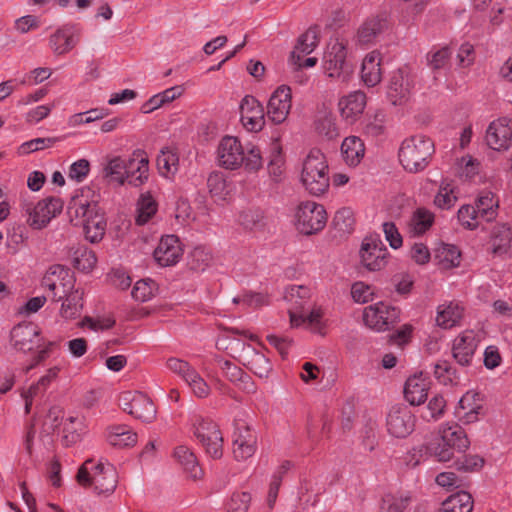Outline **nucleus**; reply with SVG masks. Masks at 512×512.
<instances>
[{
    "label": "nucleus",
    "mask_w": 512,
    "mask_h": 512,
    "mask_svg": "<svg viewBox=\"0 0 512 512\" xmlns=\"http://www.w3.org/2000/svg\"><path fill=\"white\" fill-rule=\"evenodd\" d=\"M10 340L16 350L30 352L41 347V330L35 323H20L11 330Z\"/></svg>",
    "instance_id": "nucleus-14"
},
{
    "label": "nucleus",
    "mask_w": 512,
    "mask_h": 512,
    "mask_svg": "<svg viewBox=\"0 0 512 512\" xmlns=\"http://www.w3.org/2000/svg\"><path fill=\"white\" fill-rule=\"evenodd\" d=\"M381 54L378 51L368 53L362 62L361 78L366 86L374 87L382 79Z\"/></svg>",
    "instance_id": "nucleus-28"
},
{
    "label": "nucleus",
    "mask_w": 512,
    "mask_h": 512,
    "mask_svg": "<svg viewBox=\"0 0 512 512\" xmlns=\"http://www.w3.org/2000/svg\"><path fill=\"white\" fill-rule=\"evenodd\" d=\"M285 160L282 154V148L278 141L272 143L270 159L268 161V171L274 181L279 182L284 173Z\"/></svg>",
    "instance_id": "nucleus-46"
},
{
    "label": "nucleus",
    "mask_w": 512,
    "mask_h": 512,
    "mask_svg": "<svg viewBox=\"0 0 512 512\" xmlns=\"http://www.w3.org/2000/svg\"><path fill=\"white\" fill-rule=\"evenodd\" d=\"M346 56V44L338 38L331 39L323 56V68L328 77L342 83L349 81L353 69Z\"/></svg>",
    "instance_id": "nucleus-6"
},
{
    "label": "nucleus",
    "mask_w": 512,
    "mask_h": 512,
    "mask_svg": "<svg viewBox=\"0 0 512 512\" xmlns=\"http://www.w3.org/2000/svg\"><path fill=\"white\" fill-rule=\"evenodd\" d=\"M411 504V495L408 492L386 493L380 504V512H404Z\"/></svg>",
    "instance_id": "nucleus-39"
},
{
    "label": "nucleus",
    "mask_w": 512,
    "mask_h": 512,
    "mask_svg": "<svg viewBox=\"0 0 512 512\" xmlns=\"http://www.w3.org/2000/svg\"><path fill=\"white\" fill-rule=\"evenodd\" d=\"M512 234L510 227L506 224H500L494 227L492 232V247L494 254L507 252L510 247Z\"/></svg>",
    "instance_id": "nucleus-48"
},
{
    "label": "nucleus",
    "mask_w": 512,
    "mask_h": 512,
    "mask_svg": "<svg viewBox=\"0 0 512 512\" xmlns=\"http://www.w3.org/2000/svg\"><path fill=\"white\" fill-rule=\"evenodd\" d=\"M434 220L435 216L430 210L424 207H419L411 216L409 231L414 236L423 235L432 227Z\"/></svg>",
    "instance_id": "nucleus-36"
},
{
    "label": "nucleus",
    "mask_w": 512,
    "mask_h": 512,
    "mask_svg": "<svg viewBox=\"0 0 512 512\" xmlns=\"http://www.w3.org/2000/svg\"><path fill=\"white\" fill-rule=\"evenodd\" d=\"M291 106V88L286 85H281L270 96L266 115L273 123L281 124L287 119Z\"/></svg>",
    "instance_id": "nucleus-17"
},
{
    "label": "nucleus",
    "mask_w": 512,
    "mask_h": 512,
    "mask_svg": "<svg viewBox=\"0 0 512 512\" xmlns=\"http://www.w3.org/2000/svg\"><path fill=\"white\" fill-rule=\"evenodd\" d=\"M315 129L320 136L328 140L335 139L339 136V131L332 115H324L317 119Z\"/></svg>",
    "instance_id": "nucleus-52"
},
{
    "label": "nucleus",
    "mask_w": 512,
    "mask_h": 512,
    "mask_svg": "<svg viewBox=\"0 0 512 512\" xmlns=\"http://www.w3.org/2000/svg\"><path fill=\"white\" fill-rule=\"evenodd\" d=\"M157 167L160 174L165 177L174 175L179 168L178 154L170 148H163L157 157Z\"/></svg>",
    "instance_id": "nucleus-43"
},
{
    "label": "nucleus",
    "mask_w": 512,
    "mask_h": 512,
    "mask_svg": "<svg viewBox=\"0 0 512 512\" xmlns=\"http://www.w3.org/2000/svg\"><path fill=\"white\" fill-rule=\"evenodd\" d=\"M338 106L342 118L353 123L366 107V95L362 91L351 92L339 100Z\"/></svg>",
    "instance_id": "nucleus-26"
},
{
    "label": "nucleus",
    "mask_w": 512,
    "mask_h": 512,
    "mask_svg": "<svg viewBox=\"0 0 512 512\" xmlns=\"http://www.w3.org/2000/svg\"><path fill=\"white\" fill-rule=\"evenodd\" d=\"M433 141L423 135H415L405 139L399 149V161L410 173L424 170L434 154Z\"/></svg>",
    "instance_id": "nucleus-4"
},
{
    "label": "nucleus",
    "mask_w": 512,
    "mask_h": 512,
    "mask_svg": "<svg viewBox=\"0 0 512 512\" xmlns=\"http://www.w3.org/2000/svg\"><path fill=\"white\" fill-rule=\"evenodd\" d=\"M233 454L236 460H246L256 451L257 436L243 421L236 423Z\"/></svg>",
    "instance_id": "nucleus-19"
},
{
    "label": "nucleus",
    "mask_w": 512,
    "mask_h": 512,
    "mask_svg": "<svg viewBox=\"0 0 512 512\" xmlns=\"http://www.w3.org/2000/svg\"><path fill=\"white\" fill-rule=\"evenodd\" d=\"M103 177L122 186L126 183V160L120 156L109 158L102 170Z\"/></svg>",
    "instance_id": "nucleus-37"
},
{
    "label": "nucleus",
    "mask_w": 512,
    "mask_h": 512,
    "mask_svg": "<svg viewBox=\"0 0 512 512\" xmlns=\"http://www.w3.org/2000/svg\"><path fill=\"white\" fill-rule=\"evenodd\" d=\"M63 417L64 411L61 407H51L43 422L42 432L46 434L54 432L61 425Z\"/></svg>",
    "instance_id": "nucleus-58"
},
{
    "label": "nucleus",
    "mask_w": 512,
    "mask_h": 512,
    "mask_svg": "<svg viewBox=\"0 0 512 512\" xmlns=\"http://www.w3.org/2000/svg\"><path fill=\"white\" fill-rule=\"evenodd\" d=\"M319 39L316 29L309 28L297 40V44L291 53V61L297 63L301 60L302 55H308L318 45Z\"/></svg>",
    "instance_id": "nucleus-38"
},
{
    "label": "nucleus",
    "mask_w": 512,
    "mask_h": 512,
    "mask_svg": "<svg viewBox=\"0 0 512 512\" xmlns=\"http://www.w3.org/2000/svg\"><path fill=\"white\" fill-rule=\"evenodd\" d=\"M183 255L179 238L175 235L163 236L153 256L155 261L162 267H169L177 264Z\"/></svg>",
    "instance_id": "nucleus-21"
},
{
    "label": "nucleus",
    "mask_w": 512,
    "mask_h": 512,
    "mask_svg": "<svg viewBox=\"0 0 512 512\" xmlns=\"http://www.w3.org/2000/svg\"><path fill=\"white\" fill-rule=\"evenodd\" d=\"M387 28V19L381 16H374L365 20L358 28L356 41L361 46L370 45Z\"/></svg>",
    "instance_id": "nucleus-27"
},
{
    "label": "nucleus",
    "mask_w": 512,
    "mask_h": 512,
    "mask_svg": "<svg viewBox=\"0 0 512 512\" xmlns=\"http://www.w3.org/2000/svg\"><path fill=\"white\" fill-rule=\"evenodd\" d=\"M218 425L212 420L198 418L194 423V435L198 440L210 437L213 432H219Z\"/></svg>",
    "instance_id": "nucleus-63"
},
{
    "label": "nucleus",
    "mask_w": 512,
    "mask_h": 512,
    "mask_svg": "<svg viewBox=\"0 0 512 512\" xmlns=\"http://www.w3.org/2000/svg\"><path fill=\"white\" fill-rule=\"evenodd\" d=\"M414 88V77L408 66L394 71L389 79L387 98L393 105H403L409 101Z\"/></svg>",
    "instance_id": "nucleus-10"
},
{
    "label": "nucleus",
    "mask_w": 512,
    "mask_h": 512,
    "mask_svg": "<svg viewBox=\"0 0 512 512\" xmlns=\"http://www.w3.org/2000/svg\"><path fill=\"white\" fill-rule=\"evenodd\" d=\"M122 409L136 419L151 423L156 418V407L145 394L137 392H124L120 396Z\"/></svg>",
    "instance_id": "nucleus-12"
},
{
    "label": "nucleus",
    "mask_w": 512,
    "mask_h": 512,
    "mask_svg": "<svg viewBox=\"0 0 512 512\" xmlns=\"http://www.w3.org/2000/svg\"><path fill=\"white\" fill-rule=\"evenodd\" d=\"M473 509L472 496L460 491L449 496L443 503L440 512H471Z\"/></svg>",
    "instance_id": "nucleus-40"
},
{
    "label": "nucleus",
    "mask_w": 512,
    "mask_h": 512,
    "mask_svg": "<svg viewBox=\"0 0 512 512\" xmlns=\"http://www.w3.org/2000/svg\"><path fill=\"white\" fill-rule=\"evenodd\" d=\"M475 208L480 218L486 221H492L497 217L499 208V199L491 191H483L479 194L475 202Z\"/></svg>",
    "instance_id": "nucleus-35"
},
{
    "label": "nucleus",
    "mask_w": 512,
    "mask_h": 512,
    "mask_svg": "<svg viewBox=\"0 0 512 512\" xmlns=\"http://www.w3.org/2000/svg\"><path fill=\"white\" fill-rule=\"evenodd\" d=\"M301 181L306 190L320 196L329 189L330 178L325 155L318 149H312L303 162Z\"/></svg>",
    "instance_id": "nucleus-5"
},
{
    "label": "nucleus",
    "mask_w": 512,
    "mask_h": 512,
    "mask_svg": "<svg viewBox=\"0 0 512 512\" xmlns=\"http://www.w3.org/2000/svg\"><path fill=\"white\" fill-rule=\"evenodd\" d=\"M241 121L249 131H260L265 124L263 105L251 95H246L240 105Z\"/></svg>",
    "instance_id": "nucleus-20"
},
{
    "label": "nucleus",
    "mask_w": 512,
    "mask_h": 512,
    "mask_svg": "<svg viewBox=\"0 0 512 512\" xmlns=\"http://www.w3.org/2000/svg\"><path fill=\"white\" fill-rule=\"evenodd\" d=\"M486 142L494 150H507L512 145V121L500 118L492 122L486 132Z\"/></svg>",
    "instance_id": "nucleus-23"
},
{
    "label": "nucleus",
    "mask_w": 512,
    "mask_h": 512,
    "mask_svg": "<svg viewBox=\"0 0 512 512\" xmlns=\"http://www.w3.org/2000/svg\"><path fill=\"white\" fill-rule=\"evenodd\" d=\"M388 251L382 241L375 237L364 238L360 257L361 263L369 271H379L387 264Z\"/></svg>",
    "instance_id": "nucleus-16"
},
{
    "label": "nucleus",
    "mask_w": 512,
    "mask_h": 512,
    "mask_svg": "<svg viewBox=\"0 0 512 512\" xmlns=\"http://www.w3.org/2000/svg\"><path fill=\"white\" fill-rule=\"evenodd\" d=\"M42 286L51 292V298L56 302L75 291L73 275L69 269L61 265L49 268L42 279Z\"/></svg>",
    "instance_id": "nucleus-8"
},
{
    "label": "nucleus",
    "mask_w": 512,
    "mask_h": 512,
    "mask_svg": "<svg viewBox=\"0 0 512 512\" xmlns=\"http://www.w3.org/2000/svg\"><path fill=\"white\" fill-rule=\"evenodd\" d=\"M296 227L302 234L311 235L321 231L327 222L323 205L313 201L300 203L296 211Z\"/></svg>",
    "instance_id": "nucleus-7"
},
{
    "label": "nucleus",
    "mask_w": 512,
    "mask_h": 512,
    "mask_svg": "<svg viewBox=\"0 0 512 512\" xmlns=\"http://www.w3.org/2000/svg\"><path fill=\"white\" fill-rule=\"evenodd\" d=\"M63 202L56 197H48L39 201L36 205L26 204L28 214L27 223L33 229H42L57 214L61 213Z\"/></svg>",
    "instance_id": "nucleus-13"
},
{
    "label": "nucleus",
    "mask_w": 512,
    "mask_h": 512,
    "mask_svg": "<svg viewBox=\"0 0 512 512\" xmlns=\"http://www.w3.org/2000/svg\"><path fill=\"white\" fill-rule=\"evenodd\" d=\"M478 396V393L469 391L459 400L455 414L463 423H473L478 419V414L482 409L481 403L476 399Z\"/></svg>",
    "instance_id": "nucleus-29"
},
{
    "label": "nucleus",
    "mask_w": 512,
    "mask_h": 512,
    "mask_svg": "<svg viewBox=\"0 0 512 512\" xmlns=\"http://www.w3.org/2000/svg\"><path fill=\"white\" fill-rule=\"evenodd\" d=\"M439 438L422 445L418 452L423 451L434 456L440 462L450 461L455 452H465L470 445L465 430L458 424H445L439 429Z\"/></svg>",
    "instance_id": "nucleus-2"
},
{
    "label": "nucleus",
    "mask_w": 512,
    "mask_h": 512,
    "mask_svg": "<svg viewBox=\"0 0 512 512\" xmlns=\"http://www.w3.org/2000/svg\"><path fill=\"white\" fill-rule=\"evenodd\" d=\"M213 435L203 438L200 441L206 453L214 459H219L223 455V438L221 432H213Z\"/></svg>",
    "instance_id": "nucleus-53"
},
{
    "label": "nucleus",
    "mask_w": 512,
    "mask_h": 512,
    "mask_svg": "<svg viewBox=\"0 0 512 512\" xmlns=\"http://www.w3.org/2000/svg\"><path fill=\"white\" fill-rule=\"evenodd\" d=\"M76 482L83 488L93 487L100 496H110L118 484V474L112 464L99 462L93 465L92 459H87L75 476Z\"/></svg>",
    "instance_id": "nucleus-3"
},
{
    "label": "nucleus",
    "mask_w": 512,
    "mask_h": 512,
    "mask_svg": "<svg viewBox=\"0 0 512 512\" xmlns=\"http://www.w3.org/2000/svg\"><path fill=\"white\" fill-rule=\"evenodd\" d=\"M386 114L378 110L373 115H368L364 122L363 133L372 138H376L385 132Z\"/></svg>",
    "instance_id": "nucleus-44"
},
{
    "label": "nucleus",
    "mask_w": 512,
    "mask_h": 512,
    "mask_svg": "<svg viewBox=\"0 0 512 512\" xmlns=\"http://www.w3.org/2000/svg\"><path fill=\"white\" fill-rule=\"evenodd\" d=\"M158 205L149 192L141 194L137 202L136 223L138 225L146 224L157 212Z\"/></svg>",
    "instance_id": "nucleus-42"
},
{
    "label": "nucleus",
    "mask_w": 512,
    "mask_h": 512,
    "mask_svg": "<svg viewBox=\"0 0 512 512\" xmlns=\"http://www.w3.org/2000/svg\"><path fill=\"white\" fill-rule=\"evenodd\" d=\"M289 314L292 326H298L300 323L307 322L311 327H313L314 331L318 333H323V325L321 322L323 312L320 308L312 309V311L306 316H297L295 313L292 312H289Z\"/></svg>",
    "instance_id": "nucleus-50"
},
{
    "label": "nucleus",
    "mask_w": 512,
    "mask_h": 512,
    "mask_svg": "<svg viewBox=\"0 0 512 512\" xmlns=\"http://www.w3.org/2000/svg\"><path fill=\"white\" fill-rule=\"evenodd\" d=\"M126 183L134 187L145 184L149 177V160L144 150L137 149L126 160Z\"/></svg>",
    "instance_id": "nucleus-22"
},
{
    "label": "nucleus",
    "mask_w": 512,
    "mask_h": 512,
    "mask_svg": "<svg viewBox=\"0 0 512 512\" xmlns=\"http://www.w3.org/2000/svg\"><path fill=\"white\" fill-rule=\"evenodd\" d=\"M457 217L462 226L473 230L478 226V218H480V215L475 206L463 205L458 210Z\"/></svg>",
    "instance_id": "nucleus-57"
},
{
    "label": "nucleus",
    "mask_w": 512,
    "mask_h": 512,
    "mask_svg": "<svg viewBox=\"0 0 512 512\" xmlns=\"http://www.w3.org/2000/svg\"><path fill=\"white\" fill-rule=\"evenodd\" d=\"M207 187L212 197L223 200L228 194L227 183L221 172H212L207 179Z\"/></svg>",
    "instance_id": "nucleus-51"
},
{
    "label": "nucleus",
    "mask_w": 512,
    "mask_h": 512,
    "mask_svg": "<svg viewBox=\"0 0 512 512\" xmlns=\"http://www.w3.org/2000/svg\"><path fill=\"white\" fill-rule=\"evenodd\" d=\"M211 252L205 247H195L190 255L188 265L194 271H204L212 263Z\"/></svg>",
    "instance_id": "nucleus-49"
},
{
    "label": "nucleus",
    "mask_w": 512,
    "mask_h": 512,
    "mask_svg": "<svg viewBox=\"0 0 512 512\" xmlns=\"http://www.w3.org/2000/svg\"><path fill=\"white\" fill-rule=\"evenodd\" d=\"M434 375L442 384L447 385L456 379V370L448 361L443 360L435 364Z\"/></svg>",
    "instance_id": "nucleus-61"
},
{
    "label": "nucleus",
    "mask_w": 512,
    "mask_h": 512,
    "mask_svg": "<svg viewBox=\"0 0 512 512\" xmlns=\"http://www.w3.org/2000/svg\"><path fill=\"white\" fill-rule=\"evenodd\" d=\"M429 382L427 379L414 375L409 377L405 383L404 396L411 405H420L425 402L428 396Z\"/></svg>",
    "instance_id": "nucleus-30"
},
{
    "label": "nucleus",
    "mask_w": 512,
    "mask_h": 512,
    "mask_svg": "<svg viewBox=\"0 0 512 512\" xmlns=\"http://www.w3.org/2000/svg\"><path fill=\"white\" fill-rule=\"evenodd\" d=\"M251 496L249 493H235L228 503V512H247Z\"/></svg>",
    "instance_id": "nucleus-64"
},
{
    "label": "nucleus",
    "mask_w": 512,
    "mask_h": 512,
    "mask_svg": "<svg viewBox=\"0 0 512 512\" xmlns=\"http://www.w3.org/2000/svg\"><path fill=\"white\" fill-rule=\"evenodd\" d=\"M154 283L151 280H139L134 285L131 295L140 302H145L153 296Z\"/></svg>",
    "instance_id": "nucleus-62"
},
{
    "label": "nucleus",
    "mask_w": 512,
    "mask_h": 512,
    "mask_svg": "<svg viewBox=\"0 0 512 512\" xmlns=\"http://www.w3.org/2000/svg\"><path fill=\"white\" fill-rule=\"evenodd\" d=\"M82 299L83 292L78 289L64 297L60 310L61 316L65 319L76 318L80 314V311L83 307Z\"/></svg>",
    "instance_id": "nucleus-47"
},
{
    "label": "nucleus",
    "mask_w": 512,
    "mask_h": 512,
    "mask_svg": "<svg viewBox=\"0 0 512 512\" xmlns=\"http://www.w3.org/2000/svg\"><path fill=\"white\" fill-rule=\"evenodd\" d=\"M97 262L95 253L86 246L77 247L72 255L73 266L83 272L92 270Z\"/></svg>",
    "instance_id": "nucleus-45"
},
{
    "label": "nucleus",
    "mask_w": 512,
    "mask_h": 512,
    "mask_svg": "<svg viewBox=\"0 0 512 512\" xmlns=\"http://www.w3.org/2000/svg\"><path fill=\"white\" fill-rule=\"evenodd\" d=\"M213 360L231 382H239L245 374L240 367L218 355L214 356Z\"/></svg>",
    "instance_id": "nucleus-59"
},
{
    "label": "nucleus",
    "mask_w": 512,
    "mask_h": 512,
    "mask_svg": "<svg viewBox=\"0 0 512 512\" xmlns=\"http://www.w3.org/2000/svg\"><path fill=\"white\" fill-rule=\"evenodd\" d=\"M77 216L83 218L85 237L92 243H97L105 235L106 220L103 211L96 203L81 204L76 209Z\"/></svg>",
    "instance_id": "nucleus-9"
},
{
    "label": "nucleus",
    "mask_w": 512,
    "mask_h": 512,
    "mask_svg": "<svg viewBox=\"0 0 512 512\" xmlns=\"http://www.w3.org/2000/svg\"><path fill=\"white\" fill-rule=\"evenodd\" d=\"M363 320L366 326L376 331L389 330L400 320V310L383 302L365 307Z\"/></svg>",
    "instance_id": "nucleus-11"
},
{
    "label": "nucleus",
    "mask_w": 512,
    "mask_h": 512,
    "mask_svg": "<svg viewBox=\"0 0 512 512\" xmlns=\"http://www.w3.org/2000/svg\"><path fill=\"white\" fill-rule=\"evenodd\" d=\"M461 253L455 245L440 244L435 251V259L443 269L457 267L460 264Z\"/></svg>",
    "instance_id": "nucleus-41"
},
{
    "label": "nucleus",
    "mask_w": 512,
    "mask_h": 512,
    "mask_svg": "<svg viewBox=\"0 0 512 512\" xmlns=\"http://www.w3.org/2000/svg\"><path fill=\"white\" fill-rule=\"evenodd\" d=\"M167 368L181 377L185 382L192 377L196 370L185 360L171 357L166 361Z\"/></svg>",
    "instance_id": "nucleus-54"
},
{
    "label": "nucleus",
    "mask_w": 512,
    "mask_h": 512,
    "mask_svg": "<svg viewBox=\"0 0 512 512\" xmlns=\"http://www.w3.org/2000/svg\"><path fill=\"white\" fill-rule=\"evenodd\" d=\"M341 151L349 166H357L365 155V145L359 137L349 136L343 140Z\"/></svg>",
    "instance_id": "nucleus-33"
},
{
    "label": "nucleus",
    "mask_w": 512,
    "mask_h": 512,
    "mask_svg": "<svg viewBox=\"0 0 512 512\" xmlns=\"http://www.w3.org/2000/svg\"><path fill=\"white\" fill-rule=\"evenodd\" d=\"M174 457L183 467L184 471L194 480L201 479L203 471L199 467L194 453L186 446L180 445L175 448Z\"/></svg>",
    "instance_id": "nucleus-32"
},
{
    "label": "nucleus",
    "mask_w": 512,
    "mask_h": 512,
    "mask_svg": "<svg viewBox=\"0 0 512 512\" xmlns=\"http://www.w3.org/2000/svg\"><path fill=\"white\" fill-rule=\"evenodd\" d=\"M239 361L260 378L268 377L272 371L270 360L249 344H242Z\"/></svg>",
    "instance_id": "nucleus-24"
},
{
    "label": "nucleus",
    "mask_w": 512,
    "mask_h": 512,
    "mask_svg": "<svg viewBox=\"0 0 512 512\" xmlns=\"http://www.w3.org/2000/svg\"><path fill=\"white\" fill-rule=\"evenodd\" d=\"M480 339L474 330H465L452 342V356L461 366H469Z\"/></svg>",
    "instance_id": "nucleus-18"
},
{
    "label": "nucleus",
    "mask_w": 512,
    "mask_h": 512,
    "mask_svg": "<svg viewBox=\"0 0 512 512\" xmlns=\"http://www.w3.org/2000/svg\"><path fill=\"white\" fill-rule=\"evenodd\" d=\"M57 141L58 138L55 137L35 138L21 144L18 148V153L20 155H26L32 152L40 151L53 146Z\"/></svg>",
    "instance_id": "nucleus-55"
},
{
    "label": "nucleus",
    "mask_w": 512,
    "mask_h": 512,
    "mask_svg": "<svg viewBox=\"0 0 512 512\" xmlns=\"http://www.w3.org/2000/svg\"><path fill=\"white\" fill-rule=\"evenodd\" d=\"M78 42L79 37L74 27L69 25L62 26L49 37L50 48L58 56L69 53Z\"/></svg>",
    "instance_id": "nucleus-25"
},
{
    "label": "nucleus",
    "mask_w": 512,
    "mask_h": 512,
    "mask_svg": "<svg viewBox=\"0 0 512 512\" xmlns=\"http://www.w3.org/2000/svg\"><path fill=\"white\" fill-rule=\"evenodd\" d=\"M240 223L250 230L260 228L264 225V213L259 208L247 209L240 214Z\"/></svg>",
    "instance_id": "nucleus-56"
},
{
    "label": "nucleus",
    "mask_w": 512,
    "mask_h": 512,
    "mask_svg": "<svg viewBox=\"0 0 512 512\" xmlns=\"http://www.w3.org/2000/svg\"><path fill=\"white\" fill-rule=\"evenodd\" d=\"M219 163L226 169L235 170L244 167L249 172L258 171L263 166L259 147L253 144L243 146L238 138L225 136L217 149Z\"/></svg>",
    "instance_id": "nucleus-1"
},
{
    "label": "nucleus",
    "mask_w": 512,
    "mask_h": 512,
    "mask_svg": "<svg viewBox=\"0 0 512 512\" xmlns=\"http://www.w3.org/2000/svg\"><path fill=\"white\" fill-rule=\"evenodd\" d=\"M463 307L457 302L439 305L437 308L436 323L443 329H451L460 324L463 317Z\"/></svg>",
    "instance_id": "nucleus-31"
},
{
    "label": "nucleus",
    "mask_w": 512,
    "mask_h": 512,
    "mask_svg": "<svg viewBox=\"0 0 512 512\" xmlns=\"http://www.w3.org/2000/svg\"><path fill=\"white\" fill-rule=\"evenodd\" d=\"M456 200L457 197L454 195L451 185L448 183H442L437 195L435 196L434 203L441 209H449L455 204Z\"/></svg>",
    "instance_id": "nucleus-60"
},
{
    "label": "nucleus",
    "mask_w": 512,
    "mask_h": 512,
    "mask_svg": "<svg viewBox=\"0 0 512 512\" xmlns=\"http://www.w3.org/2000/svg\"><path fill=\"white\" fill-rule=\"evenodd\" d=\"M387 431L396 438H405L415 427V416L406 405L394 406L387 415Z\"/></svg>",
    "instance_id": "nucleus-15"
},
{
    "label": "nucleus",
    "mask_w": 512,
    "mask_h": 512,
    "mask_svg": "<svg viewBox=\"0 0 512 512\" xmlns=\"http://www.w3.org/2000/svg\"><path fill=\"white\" fill-rule=\"evenodd\" d=\"M107 441L117 448L132 447L137 442V434L125 425H115L109 427Z\"/></svg>",
    "instance_id": "nucleus-34"
}]
</instances>
